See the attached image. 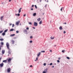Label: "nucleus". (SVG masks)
Segmentation results:
<instances>
[{
  "instance_id": "obj_1",
  "label": "nucleus",
  "mask_w": 73,
  "mask_h": 73,
  "mask_svg": "<svg viewBox=\"0 0 73 73\" xmlns=\"http://www.w3.org/2000/svg\"><path fill=\"white\" fill-rule=\"evenodd\" d=\"M6 46L7 48V49H8V53L9 54H11V52H12V51L11 50V49H9V43H8V42H7L6 43Z\"/></svg>"
},
{
  "instance_id": "obj_2",
  "label": "nucleus",
  "mask_w": 73,
  "mask_h": 73,
  "mask_svg": "<svg viewBox=\"0 0 73 73\" xmlns=\"http://www.w3.org/2000/svg\"><path fill=\"white\" fill-rule=\"evenodd\" d=\"M38 24L36 22H34V26H35V27H36L37 26Z\"/></svg>"
},
{
  "instance_id": "obj_3",
  "label": "nucleus",
  "mask_w": 73,
  "mask_h": 73,
  "mask_svg": "<svg viewBox=\"0 0 73 73\" xmlns=\"http://www.w3.org/2000/svg\"><path fill=\"white\" fill-rule=\"evenodd\" d=\"M24 33H25L27 34V35L28 34V32H27V30L26 29H25L24 30Z\"/></svg>"
},
{
  "instance_id": "obj_4",
  "label": "nucleus",
  "mask_w": 73,
  "mask_h": 73,
  "mask_svg": "<svg viewBox=\"0 0 73 73\" xmlns=\"http://www.w3.org/2000/svg\"><path fill=\"white\" fill-rule=\"evenodd\" d=\"M20 21H18V22H17L16 23V24L17 25H19V23H20Z\"/></svg>"
},
{
  "instance_id": "obj_5",
  "label": "nucleus",
  "mask_w": 73,
  "mask_h": 73,
  "mask_svg": "<svg viewBox=\"0 0 73 73\" xmlns=\"http://www.w3.org/2000/svg\"><path fill=\"white\" fill-rule=\"evenodd\" d=\"M3 66H4V64L3 63H2L1 64H0V67H3Z\"/></svg>"
},
{
  "instance_id": "obj_6",
  "label": "nucleus",
  "mask_w": 73,
  "mask_h": 73,
  "mask_svg": "<svg viewBox=\"0 0 73 73\" xmlns=\"http://www.w3.org/2000/svg\"><path fill=\"white\" fill-rule=\"evenodd\" d=\"M11 68H9L7 69V71L8 72H10V71H11Z\"/></svg>"
},
{
  "instance_id": "obj_7",
  "label": "nucleus",
  "mask_w": 73,
  "mask_h": 73,
  "mask_svg": "<svg viewBox=\"0 0 73 73\" xmlns=\"http://www.w3.org/2000/svg\"><path fill=\"white\" fill-rule=\"evenodd\" d=\"M2 53L3 54H4L5 53V50H2Z\"/></svg>"
},
{
  "instance_id": "obj_8",
  "label": "nucleus",
  "mask_w": 73,
  "mask_h": 73,
  "mask_svg": "<svg viewBox=\"0 0 73 73\" xmlns=\"http://www.w3.org/2000/svg\"><path fill=\"white\" fill-rule=\"evenodd\" d=\"M11 58H9L8 60V62H9L10 61H11Z\"/></svg>"
},
{
  "instance_id": "obj_9",
  "label": "nucleus",
  "mask_w": 73,
  "mask_h": 73,
  "mask_svg": "<svg viewBox=\"0 0 73 73\" xmlns=\"http://www.w3.org/2000/svg\"><path fill=\"white\" fill-rule=\"evenodd\" d=\"M21 9H22V8H20V9L19 10V13H20L21 12Z\"/></svg>"
},
{
  "instance_id": "obj_10",
  "label": "nucleus",
  "mask_w": 73,
  "mask_h": 73,
  "mask_svg": "<svg viewBox=\"0 0 73 73\" xmlns=\"http://www.w3.org/2000/svg\"><path fill=\"white\" fill-rule=\"evenodd\" d=\"M11 42H12V44H14V43H15V41L14 40H11Z\"/></svg>"
},
{
  "instance_id": "obj_11",
  "label": "nucleus",
  "mask_w": 73,
  "mask_h": 73,
  "mask_svg": "<svg viewBox=\"0 0 73 73\" xmlns=\"http://www.w3.org/2000/svg\"><path fill=\"white\" fill-rule=\"evenodd\" d=\"M3 18H4V16H3L1 17L0 19L1 21H3Z\"/></svg>"
},
{
  "instance_id": "obj_12",
  "label": "nucleus",
  "mask_w": 73,
  "mask_h": 73,
  "mask_svg": "<svg viewBox=\"0 0 73 73\" xmlns=\"http://www.w3.org/2000/svg\"><path fill=\"white\" fill-rule=\"evenodd\" d=\"M15 35V34H12L10 36V37H12L13 36H14Z\"/></svg>"
},
{
  "instance_id": "obj_13",
  "label": "nucleus",
  "mask_w": 73,
  "mask_h": 73,
  "mask_svg": "<svg viewBox=\"0 0 73 73\" xmlns=\"http://www.w3.org/2000/svg\"><path fill=\"white\" fill-rule=\"evenodd\" d=\"M40 54H41V52H40L38 53V54H37V56H38V57H39V56H40Z\"/></svg>"
},
{
  "instance_id": "obj_14",
  "label": "nucleus",
  "mask_w": 73,
  "mask_h": 73,
  "mask_svg": "<svg viewBox=\"0 0 73 73\" xmlns=\"http://www.w3.org/2000/svg\"><path fill=\"white\" fill-rule=\"evenodd\" d=\"M50 38L51 40H53L54 38V37H52V36H51Z\"/></svg>"
},
{
  "instance_id": "obj_15",
  "label": "nucleus",
  "mask_w": 73,
  "mask_h": 73,
  "mask_svg": "<svg viewBox=\"0 0 73 73\" xmlns=\"http://www.w3.org/2000/svg\"><path fill=\"white\" fill-rule=\"evenodd\" d=\"M59 29L60 30H62V27L60 26L59 27Z\"/></svg>"
},
{
  "instance_id": "obj_16",
  "label": "nucleus",
  "mask_w": 73,
  "mask_h": 73,
  "mask_svg": "<svg viewBox=\"0 0 73 73\" xmlns=\"http://www.w3.org/2000/svg\"><path fill=\"white\" fill-rule=\"evenodd\" d=\"M2 35H3V36H5V33L4 32V33H3L2 34Z\"/></svg>"
},
{
  "instance_id": "obj_17",
  "label": "nucleus",
  "mask_w": 73,
  "mask_h": 73,
  "mask_svg": "<svg viewBox=\"0 0 73 73\" xmlns=\"http://www.w3.org/2000/svg\"><path fill=\"white\" fill-rule=\"evenodd\" d=\"M36 15V13H35L34 14H33V16H35Z\"/></svg>"
},
{
  "instance_id": "obj_18",
  "label": "nucleus",
  "mask_w": 73,
  "mask_h": 73,
  "mask_svg": "<svg viewBox=\"0 0 73 73\" xmlns=\"http://www.w3.org/2000/svg\"><path fill=\"white\" fill-rule=\"evenodd\" d=\"M37 20L38 21H40V20H41V19L40 18L37 19Z\"/></svg>"
},
{
  "instance_id": "obj_19",
  "label": "nucleus",
  "mask_w": 73,
  "mask_h": 73,
  "mask_svg": "<svg viewBox=\"0 0 73 73\" xmlns=\"http://www.w3.org/2000/svg\"><path fill=\"white\" fill-rule=\"evenodd\" d=\"M7 60H3V62H5V63H6V62H7Z\"/></svg>"
},
{
  "instance_id": "obj_20",
  "label": "nucleus",
  "mask_w": 73,
  "mask_h": 73,
  "mask_svg": "<svg viewBox=\"0 0 73 73\" xmlns=\"http://www.w3.org/2000/svg\"><path fill=\"white\" fill-rule=\"evenodd\" d=\"M7 31H8V29H7L6 30H5L4 31V32L5 33L6 32H7Z\"/></svg>"
},
{
  "instance_id": "obj_21",
  "label": "nucleus",
  "mask_w": 73,
  "mask_h": 73,
  "mask_svg": "<svg viewBox=\"0 0 73 73\" xmlns=\"http://www.w3.org/2000/svg\"><path fill=\"white\" fill-rule=\"evenodd\" d=\"M14 31V29H10V31Z\"/></svg>"
},
{
  "instance_id": "obj_22",
  "label": "nucleus",
  "mask_w": 73,
  "mask_h": 73,
  "mask_svg": "<svg viewBox=\"0 0 73 73\" xmlns=\"http://www.w3.org/2000/svg\"><path fill=\"white\" fill-rule=\"evenodd\" d=\"M0 41H4V39L3 38H1L0 39Z\"/></svg>"
},
{
  "instance_id": "obj_23",
  "label": "nucleus",
  "mask_w": 73,
  "mask_h": 73,
  "mask_svg": "<svg viewBox=\"0 0 73 73\" xmlns=\"http://www.w3.org/2000/svg\"><path fill=\"white\" fill-rule=\"evenodd\" d=\"M41 53H45V51H41Z\"/></svg>"
},
{
  "instance_id": "obj_24",
  "label": "nucleus",
  "mask_w": 73,
  "mask_h": 73,
  "mask_svg": "<svg viewBox=\"0 0 73 73\" xmlns=\"http://www.w3.org/2000/svg\"><path fill=\"white\" fill-rule=\"evenodd\" d=\"M44 71L46 73V72H47V69L44 70Z\"/></svg>"
},
{
  "instance_id": "obj_25",
  "label": "nucleus",
  "mask_w": 73,
  "mask_h": 73,
  "mask_svg": "<svg viewBox=\"0 0 73 73\" xmlns=\"http://www.w3.org/2000/svg\"><path fill=\"white\" fill-rule=\"evenodd\" d=\"M52 64H52V63H51L50 64H48V65H52Z\"/></svg>"
},
{
  "instance_id": "obj_26",
  "label": "nucleus",
  "mask_w": 73,
  "mask_h": 73,
  "mask_svg": "<svg viewBox=\"0 0 73 73\" xmlns=\"http://www.w3.org/2000/svg\"><path fill=\"white\" fill-rule=\"evenodd\" d=\"M42 23V21H40L39 23V24H41Z\"/></svg>"
},
{
  "instance_id": "obj_27",
  "label": "nucleus",
  "mask_w": 73,
  "mask_h": 73,
  "mask_svg": "<svg viewBox=\"0 0 73 73\" xmlns=\"http://www.w3.org/2000/svg\"><path fill=\"white\" fill-rule=\"evenodd\" d=\"M29 24L30 25H32V23H31V22H29Z\"/></svg>"
},
{
  "instance_id": "obj_28",
  "label": "nucleus",
  "mask_w": 73,
  "mask_h": 73,
  "mask_svg": "<svg viewBox=\"0 0 73 73\" xmlns=\"http://www.w3.org/2000/svg\"><path fill=\"white\" fill-rule=\"evenodd\" d=\"M66 58L67 59H68V60H69L70 59V58L68 57H67Z\"/></svg>"
},
{
  "instance_id": "obj_29",
  "label": "nucleus",
  "mask_w": 73,
  "mask_h": 73,
  "mask_svg": "<svg viewBox=\"0 0 73 73\" xmlns=\"http://www.w3.org/2000/svg\"><path fill=\"white\" fill-rule=\"evenodd\" d=\"M64 52H65V50H62V53H64Z\"/></svg>"
},
{
  "instance_id": "obj_30",
  "label": "nucleus",
  "mask_w": 73,
  "mask_h": 73,
  "mask_svg": "<svg viewBox=\"0 0 73 73\" xmlns=\"http://www.w3.org/2000/svg\"><path fill=\"white\" fill-rule=\"evenodd\" d=\"M16 32L17 33H18L19 32V31H17Z\"/></svg>"
},
{
  "instance_id": "obj_31",
  "label": "nucleus",
  "mask_w": 73,
  "mask_h": 73,
  "mask_svg": "<svg viewBox=\"0 0 73 73\" xmlns=\"http://www.w3.org/2000/svg\"><path fill=\"white\" fill-rule=\"evenodd\" d=\"M35 8H36V9H37V6H36V5H35Z\"/></svg>"
},
{
  "instance_id": "obj_32",
  "label": "nucleus",
  "mask_w": 73,
  "mask_h": 73,
  "mask_svg": "<svg viewBox=\"0 0 73 73\" xmlns=\"http://www.w3.org/2000/svg\"><path fill=\"white\" fill-rule=\"evenodd\" d=\"M3 44H4V43L3 42H1V45H3Z\"/></svg>"
},
{
  "instance_id": "obj_33",
  "label": "nucleus",
  "mask_w": 73,
  "mask_h": 73,
  "mask_svg": "<svg viewBox=\"0 0 73 73\" xmlns=\"http://www.w3.org/2000/svg\"><path fill=\"white\" fill-rule=\"evenodd\" d=\"M3 32V30L0 31V33H1Z\"/></svg>"
},
{
  "instance_id": "obj_34",
  "label": "nucleus",
  "mask_w": 73,
  "mask_h": 73,
  "mask_svg": "<svg viewBox=\"0 0 73 73\" xmlns=\"http://www.w3.org/2000/svg\"><path fill=\"white\" fill-rule=\"evenodd\" d=\"M63 7H62L61 9H60V11H62V9H63Z\"/></svg>"
},
{
  "instance_id": "obj_35",
  "label": "nucleus",
  "mask_w": 73,
  "mask_h": 73,
  "mask_svg": "<svg viewBox=\"0 0 73 73\" xmlns=\"http://www.w3.org/2000/svg\"><path fill=\"white\" fill-rule=\"evenodd\" d=\"M32 42H33L32 40H31L30 41V43H32Z\"/></svg>"
},
{
  "instance_id": "obj_36",
  "label": "nucleus",
  "mask_w": 73,
  "mask_h": 73,
  "mask_svg": "<svg viewBox=\"0 0 73 73\" xmlns=\"http://www.w3.org/2000/svg\"><path fill=\"white\" fill-rule=\"evenodd\" d=\"M36 61H37V60H38V58L37 57L36 58Z\"/></svg>"
},
{
  "instance_id": "obj_37",
  "label": "nucleus",
  "mask_w": 73,
  "mask_h": 73,
  "mask_svg": "<svg viewBox=\"0 0 73 73\" xmlns=\"http://www.w3.org/2000/svg\"><path fill=\"white\" fill-rule=\"evenodd\" d=\"M42 73H46V72H45V71H43V72H42Z\"/></svg>"
},
{
  "instance_id": "obj_38",
  "label": "nucleus",
  "mask_w": 73,
  "mask_h": 73,
  "mask_svg": "<svg viewBox=\"0 0 73 73\" xmlns=\"http://www.w3.org/2000/svg\"><path fill=\"white\" fill-rule=\"evenodd\" d=\"M20 14L18 13V14H17V16H20Z\"/></svg>"
},
{
  "instance_id": "obj_39",
  "label": "nucleus",
  "mask_w": 73,
  "mask_h": 73,
  "mask_svg": "<svg viewBox=\"0 0 73 73\" xmlns=\"http://www.w3.org/2000/svg\"><path fill=\"white\" fill-rule=\"evenodd\" d=\"M44 66H46V63H44Z\"/></svg>"
},
{
  "instance_id": "obj_40",
  "label": "nucleus",
  "mask_w": 73,
  "mask_h": 73,
  "mask_svg": "<svg viewBox=\"0 0 73 73\" xmlns=\"http://www.w3.org/2000/svg\"><path fill=\"white\" fill-rule=\"evenodd\" d=\"M15 26V25H14V24H13V25H12V27H14Z\"/></svg>"
},
{
  "instance_id": "obj_41",
  "label": "nucleus",
  "mask_w": 73,
  "mask_h": 73,
  "mask_svg": "<svg viewBox=\"0 0 73 73\" xmlns=\"http://www.w3.org/2000/svg\"><path fill=\"white\" fill-rule=\"evenodd\" d=\"M30 38H33V37H32V36H30Z\"/></svg>"
},
{
  "instance_id": "obj_42",
  "label": "nucleus",
  "mask_w": 73,
  "mask_h": 73,
  "mask_svg": "<svg viewBox=\"0 0 73 73\" xmlns=\"http://www.w3.org/2000/svg\"><path fill=\"white\" fill-rule=\"evenodd\" d=\"M57 62H60V60H57Z\"/></svg>"
},
{
  "instance_id": "obj_43",
  "label": "nucleus",
  "mask_w": 73,
  "mask_h": 73,
  "mask_svg": "<svg viewBox=\"0 0 73 73\" xmlns=\"http://www.w3.org/2000/svg\"><path fill=\"white\" fill-rule=\"evenodd\" d=\"M66 33V31H64V33Z\"/></svg>"
},
{
  "instance_id": "obj_44",
  "label": "nucleus",
  "mask_w": 73,
  "mask_h": 73,
  "mask_svg": "<svg viewBox=\"0 0 73 73\" xmlns=\"http://www.w3.org/2000/svg\"><path fill=\"white\" fill-rule=\"evenodd\" d=\"M31 11H33V9L32 8L31 9Z\"/></svg>"
},
{
  "instance_id": "obj_45",
  "label": "nucleus",
  "mask_w": 73,
  "mask_h": 73,
  "mask_svg": "<svg viewBox=\"0 0 73 73\" xmlns=\"http://www.w3.org/2000/svg\"><path fill=\"white\" fill-rule=\"evenodd\" d=\"M32 66H33L32 65H30V67L31 68L32 67Z\"/></svg>"
},
{
  "instance_id": "obj_46",
  "label": "nucleus",
  "mask_w": 73,
  "mask_h": 73,
  "mask_svg": "<svg viewBox=\"0 0 73 73\" xmlns=\"http://www.w3.org/2000/svg\"><path fill=\"white\" fill-rule=\"evenodd\" d=\"M53 65H56V63H54L53 64Z\"/></svg>"
},
{
  "instance_id": "obj_47",
  "label": "nucleus",
  "mask_w": 73,
  "mask_h": 73,
  "mask_svg": "<svg viewBox=\"0 0 73 73\" xmlns=\"http://www.w3.org/2000/svg\"><path fill=\"white\" fill-rule=\"evenodd\" d=\"M33 7H34V5H32V8H33Z\"/></svg>"
},
{
  "instance_id": "obj_48",
  "label": "nucleus",
  "mask_w": 73,
  "mask_h": 73,
  "mask_svg": "<svg viewBox=\"0 0 73 73\" xmlns=\"http://www.w3.org/2000/svg\"><path fill=\"white\" fill-rule=\"evenodd\" d=\"M27 29V30H28V29H29V28L27 27V28H26Z\"/></svg>"
},
{
  "instance_id": "obj_49",
  "label": "nucleus",
  "mask_w": 73,
  "mask_h": 73,
  "mask_svg": "<svg viewBox=\"0 0 73 73\" xmlns=\"http://www.w3.org/2000/svg\"><path fill=\"white\" fill-rule=\"evenodd\" d=\"M33 29H36V28L34 27H33Z\"/></svg>"
},
{
  "instance_id": "obj_50",
  "label": "nucleus",
  "mask_w": 73,
  "mask_h": 73,
  "mask_svg": "<svg viewBox=\"0 0 73 73\" xmlns=\"http://www.w3.org/2000/svg\"><path fill=\"white\" fill-rule=\"evenodd\" d=\"M61 59V58H58V60H60Z\"/></svg>"
},
{
  "instance_id": "obj_51",
  "label": "nucleus",
  "mask_w": 73,
  "mask_h": 73,
  "mask_svg": "<svg viewBox=\"0 0 73 73\" xmlns=\"http://www.w3.org/2000/svg\"><path fill=\"white\" fill-rule=\"evenodd\" d=\"M12 1V0H9V2H10V1Z\"/></svg>"
},
{
  "instance_id": "obj_52",
  "label": "nucleus",
  "mask_w": 73,
  "mask_h": 73,
  "mask_svg": "<svg viewBox=\"0 0 73 73\" xmlns=\"http://www.w3.org/2000/svg\"><path fill=\"white\" fill-rule=\"evenodd\" d=\"M26 16V14H25L23 16L25 17Z\"/></svg>"
},
{
  "instance_id": "obj_53",
  "label": "nucleus",
  "mask_w": 73,
  "mask_h": 73,
  "mask_svg": "<svg viewBox=\"0 0 73 73\" xmlns=\"http://www.w3.org/2000/svg\"><path fill=\"white\" fill-rule=\"evenodd\" d=\"M46 5H47L46 4L45 6V8H46Z\"/></svg>"
},
{
  "instance_id": "obj_54",
  "label": "nucleus",
  "mask_w": 73,
  "mask_h": 73,
  "mask_svg": "<svg viewBox=\"0 0 73 73\" xmlns=\"http://www.w3.org/2000/svg\"><path fill=\"white\" fill-rule=\"evenodd\" d=\"M10 25L11 26V25H12V24L10 23Z\"/></svg>"
},
{
  "instance_id": "obj_55",
  "label": "nucleus",
  "mask_w": 73,
  "mask_h": 73,
  "mask_svg": "<svg viewBox=\"0 0 73 73\" xmlns=\"http://www.w3.org/2000/svg\"><path fill=\"white\" fill-rule=\"evenodd\" d=\"M50 52H52V50H50Z\"/></svg>"
},
{
  "instance_id": "obj_56",
  "label": "nucleus",
  "mask_w": 73,
  "mask_h": 73,
  "mask_svg": "<svg viewBox=\"0 0 73 73\" xmlns=\"http://www.w3.org/2000/svg\"><path fill=\"white\" fill-rule=\"evenodd\" d=\"M16 16H17V14H15Z\"/></svg>"
},
{
  "instance_id": "obj_57",
  "label": "nucleus",
  "mask_w": 73,
  "mask_h": 73,
  "mask_svg": "<svg viewBox=\"0 0 73 73\" xmlns=\"http://www.w3.org/2000/svg\"><path fill=\"white\" fill-rule=\"evenodd\" d=\"M64 24H66V23H64Z\"/></svg>"
},
{
  "instance_id": "obj_58",
  "label": "nucleus",
  "mask_w": 73,
  "mask_h": 73,
  "mask_svg": "<svg viewBox=\"0 0 73 73\" xmlns=\"http://www.w3.org/2000/svg\"><path fill=\"white\" fill-rule=\"evenodd\" d=\"M54 66H52V68H54Z\"/></svg>"
},
{
  "instance_id": "obj_59",
  "label": "nucleus",
  "mask_w": 73,
  "mask_h": 73,
  "mask_svg": "<svg viewBox=\"0 0 73 73\" xmlns=\"http://www.w3.org/2000/svg\"><path fill=\"white\" fill-rule=\"evenodd\" d=\"M41 0H40V2H41Z\"/></svg>"
},
{
  "instance_id": "obj_60",
  "label": "nucleus",
  "mask_w": 73,
  "mask_h": 73,
  "mask_svg": "<svg viewBox=\"0 0 73 73\" xmlns=\"http://www.w3.org/2000/svg\"><path fill=\"white\" fill-rule=\"evenodd\" d=\"M1 58H0V61H1Z\"/></svg>"
},
{
  "instance_id": "obj_61",
  "label": "nucleus",
  "mask_w": 73,
  "mask_h": 73,
  "mask_svg": "<svg viewBox=\"0 0 73 73\" xmlns=\"http://www.w3.org/2000/svg\"><path fill=\"white\" fill-rule=\"evenodd\" d=\"M47 3H48V0H47Z\"/></svg>"
},
{
  "instance_id": "obj_62",
  "label": "nucleus",
  "mask_w": 73,
  "mask_h": 73,
  "mask_svg": "<svg viewBox=\"0 0 73 73\" xmlns=\"http://www.w3.org/2000/svg\"><path fill=\"white\" fill-rule=\"evenodd\" d=\"M0 49H1V47L0 46Z\"/></svg>"
},
{
  "instance_id": "obj_63",
  "label": "nucleus",
  "mask_w": 73,
  "mask_h": 73,
  "mask_svg": "<svg viewBox=\"0 0 73 73\" xmlns=\"http://www.w3.org/2000/svg\"><path fill=\"white\" fill-rule=\"evenodd\" d=\"M8 56H9V55L8 54Z\"/></svg>"
},
{
  "instance_id": "obj_64",
  "label": "nucleus",
  "mask_w": 73,
  "mask_h": 73,
  "mask_svg": "<svg viewBox=\"0 0 73 73\" xmlns=\"http://www.w3.org/2000/svg\"><path fill=\"white\" fill-rule=\"evenodd\" d=\"M56 46V45H54V46Z\"/></svg>"
}]
</instances>
